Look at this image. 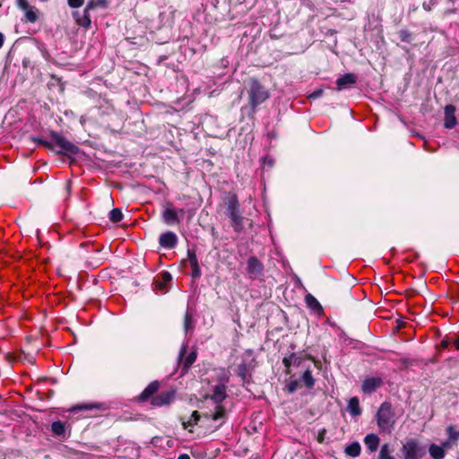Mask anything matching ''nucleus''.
I'll use <instances>...</instances> for the list:
<instances>
[{
	"label": "nucleus",
	"instance_id": "de8ad7c7",
	"mask_svg": "<svg viewBox=\"0 0 459 459\" xmlns=\"http://www.w3.org/2000/svg\"><path fill=\"white\" fill-rule=\"evenodd\" d=\"M246 354L248 355L249 357H251L252 356V351H247Z\"/></svg>",
	"mask_w": 459,
	"mask_h": 459
},
{
	"label": "nucleus",
	"instance_id": "412c9836",
	"mask_svg": "<svg viewBox=\"0 0 459 459\" xmlns=\"http://www.w3.org/2000/svg\"><path fill=\"white\" fill-rule=\"evenodd\" d=\"M361 451L360 445L358 442H353L346 446L345 454L351 457H357Z\"/></svg>",
	"mask_w": 459,
	"mask_h": 459
},
{
	"label": "nucleus",
	"instance_id": "a211bd4d",
	"mask_svg": "<svg viewBox=\"0 0 459 459\" xmlns=\"http://www.w3.org/2000/svg\"><path fill=\"white\" fill-rule=\"evenodd\" d=\"M108 6V0H90L86 5V11L106 9Z\"/></svg>",
	"mask_w": 459,
	"mask_h": 459
},
{
	"label": "nucleus",
	"instance_id": "a878e982",
	"mask_svg": "<svg viewBox=\"0 0 459 459\" xmlns=\"http://www.w3.org/2000/svg\"><path fill=\"white\" fill-rule=\"evenodd\" d=\"M305 300H306L307 307H309L310 308H312L314 310L321 309V306H320L319 302L311 294H307L305 298Z\"/></svg>",
	"mask_w": 459,
	"mask_h": 459
},
{
	"label": "nucleus",
	"instance_id": "c03bdc74",
	"mask_svg": "<svg viewBox=\"0 0 459 459\" xmlns=\"http://www.w3.org/2000/svg\"><path fill=\"white\" fill-rule=\"evenodd\" d=\"M455 347L456 350L459 351V339H455L454 342H453Z\"/></svg>",
	"mask_w": 459,
	"mask_h": 459
},
{
	"label": "nucleus",
	"instance_id": "39448f33",
	"mask_svg": "<svg viewBox=\"0 0 459 459\" xmlns=\"http://www.w3.org/2000/svg\"><path fill=\"white\" fill-rule=\"evenodd\" d=\"M402 451L404 459H421L426 454L424 447L415 439H410L403 444Z\"/></svg>",
	"mask_w": 459,
	"mask_h": 459
},
{
	"label": "nucleus",
	"instance_id": "f8f14e48",
	"mask_svg": "<svg viewBox=\"0 0 459 459\" xmlns=\"http://www.w3.org/2000/svg\"><path fill=\"white\" fill-rule=\"evenodd\" d=\"M357 81L355 74H345L342 77L336 80L337 90L342 91L351 85H353Z\"/></svg>",
	"mask_w": 459,
	"mask_h": 459
},
{
	"label": "nucleus",
	"instance_id": "9b49d317",
	"mask_svg": "<svg viewBox=\"0 0 459 459\" xmlns=\"http://www.w3.org/2000/svg\"><path fill=\"white\" fill-rule=\"evenodd\" d=\"M178 238L175 233L169 231L160 237V245L165 248H173L177 245Z\"/></svg>",
	"mask_w": 459,
	"mask_h": 459
},
{
	"label": "nucleus",
	"instance_id": "7c9ffc66",
	"mask_svg": "<svg viewBox=\"0 0 459 459\" xmlns=\"http://www.w3.org/2000/svg\"><path fill=\"white\" fill-rule=\"evenodd\" d=\"M184 327L186 332H188L190 329L193 328V318L188 311H186L185 315Z\"/></svg>",
	"mask_w": 459,
	"mask_h": 459
},
{
	"label": "nucleus",
	"instance_id": "4c0bfd02",
	"mask_svg": "<svg viewBox=\"0 0 459 459\" xmlns=\"http://www.w3.org/2000/svg\"><path fill=\"white\" fill-rule=\"evenodd\" d=\"M450 343H451V342L449 341V339L448 338H445V339H443L441 341L440 345H441V347L443 349H446L449 346Z\"/></svg>",
	"mask_w": 459,
	"mask_h": 459
},
{
	"label": "nucleus",
	"instance_id": "e433bc0d",
	"mask_svg": "<svg viewBox=\"0 0 459 459\" xmlns=\"http://www.w3.org/2000/svg\"><path fill=\"white\" fill-rule=\"evenodd\" d=\"M188 255L190 256V262H191V265L193 266V268L195 266H197L198 263H197V259H196L195 254H191L190 252H188Z\"/></svg>",
	"mask_w": 459,
	"mask_h": 459
},
{
	"label": "nucleus",
	"instance_id": "0eeeda50",
	"mask_svg": "<svg viewBox=\"0 0 459 459\" xmlns=\"http://www.w3.org/2000/svg\"><path fill=\"white\" fill-rule=\"evenodd\" d=\"M175 398L174 391L162 392L156 396L152 397L151 404L153 406H163L170 404Z\"/></svg>",
	"mask_w": 459,
	"mask_h": 459
},
{
	"label": "nucleus",
	"instance_id": "c756f323",
	"mask_svg": "<svg viewBox=\"0 0 459 459\" xmlns=\"http://www.w3.org/2000/svg\"><path fill=\"white\" fill-rule=\"evenodd\" d=\"M109 219L111 221L113 222H119L120 221H122L123 219V213L122 212L116 208V209H113L110 212H109Z\"/></svg>",
	"mask_w": 459,
	"mask_h": 459
},
{
	"label": "nucleus",
	"instance_id": "1a4fd4ad",
	"mask_svg": "<svg viewBox=\"0 0 459 459\" xmlns=\"http://www.w3.org/2000/svg\"><path fill=\"white\" fill-rule=\"evenodd\" d=\"M163 221L168 225L178 224L180 222L178 212L171 204H167L162 212Z\"/></svg>",
	"mask_w": 459,
	"mask_h": 459
},
{
	"label": "nucleus",
	"instance_id": "9d476101",
	"mask_svg": "<svg viewBox=\"0 0 459 459\" xmlns=\"http://www.w3.org/2000/svg\"><path fill=\"white\" fill-rule=\"evenodd\" d=\"M383 384L381 377H368L362 383V392L365 394H371L380 387Z\"/></svg>",
	"mask_w": 459,
	"mask_h": 459
},
{
	"label": "nucleus",
	"instance_id": "a19ab883",
	"mask_svg": "<svg viewBox=\"0 0 459 459\" xmlns=\"http://www.w3.org/2000/svg\"><path fill=\"white\" fill-rule=\"evenodd\" d=\"M296 385H297V384H296V383H292V384H290V385H289V389H290V393H292V392H294V391H295V389H296Z\"/></svg>",
	"mask_w": 459,
	"mask_h": 459
},
{
	"label": "nucleus",
	"instance_id": "aec40b11",
	"mask_svg": "<svg viewBox=\"0 0 459 459\" xmlns=\"http://www.w3.org/2000/svg\"><path fill=\"white\" fill-rule=\"evenodd\" d=\"M231 221V225L236 231H240L243 229V217L239 212L231 213L228 215Z\"/></svg>",
	"mask_w": 459,
	"mask_h": 459
},
{
	"label": "nucleus",
	"instance_id": "f03ea898",
	"mask_svg": "<svg viewBox=\"0 0 459 459\" xmlns=\"http://www.w3.org/2000/svg\"><path fill=\"white\" fill-rule=\"evenodd\" d=\"M226 396V385L224 384H220L213 387L212 393L207 397L216 404L215 411L211 415L206 414V418H211L214 421L225 418V409L220 403L225 400Z\"/></svg>",
	"mask_w": 459,
	"mask_h": 459
},
{
	"label": "nucleus",
	"instance_id": "f3484780",
	"mask_svg": "<svg viewBox=\"0 0 459 459\" xmlns=\"http://www.w3.org/2000/svg\"><path fill=\"white\" fill-rule=\"evenodd\" d=\"M254 359L250 363L243 362L238 366L237 374L243 379L246 380L249 376V372L251 368L254 367L253 362Z\"/></svg>",
	"mask_w": 459,
	"mask_h": 459
},
{
	"label": "nucleus",
	"instance_id": "5701e85b",
	"mask_svg": "<svg viewBox=\"0 0 459 459\" xmlns=\"http://www.w3.org/2000/svg\"><path fill=\"white\" fill-rule=\"evenodd\" d=\"M199 420L200 415L197 411H195L192 412V415L190 416L189 420L182 421V425L184 429L192 428L193 426L198 423Z\"/></svg>",
	"mask_w": 459,
	"mask_h": 459
},
{
	"label": "nucleus",
	"instance_id": "f704fd0d",
	"mask_svg": "<svg viewBox=\"0 0 459 459\" xmlns=\"http://www.w3.org/2000/svg\"><path fill=\"white\" fill-rule=\"evenodd\" d=\"M161 279L164 283H167L171 281L172 277L171 274L168 272H163L161 274Z\"/></svg>",
	"mask_w": 459,
	"mask_h": 459
},
{
	"label": "nucleus",
	"instance_id": "37998d69",
	"mask_svg": "<svg viewBox=\"0 0 459 459\" xmlns=\"http://www.w3.org/2000/svg\"><path fill=\"white\" fill-rule=\"evenodd\" d=\"M178 459H191L190 456L186 454L180 455Z\"/></svg>",
	"mask_w": 459,
	"mask_h": 459
},
{
	"label": "nucleus",
	"instance_id": "58836bf2",
	"mask_svg": "<svg viewBox=\"0 0 459 459\" xmlns=\"http://www.w3.org/2000/svg\"><path fill=\"white\" fill-rule=\"evenodd\" d=\"M193 269H194L193 270V277H195V278L199 277L201 274L199 266L198 265L195 266Z\"/></svg>",
	"mask_w": 459,
	"mask_h": 459
},
{
	"label": "nucleus",
	"instance_id": "c85d7f7f",
	"mask_svg": "<svg viewBox=\"0 0 459 459\" xmlns=\"http://www.w3.org/2000/svg\"><path fill=\"white\" fill-rule=\"evenodd\" d=\"M448 438L456 445L459 439V431H457L454 426H448L446 429Z\"/></svg>",
	"mask_w": 459,
	"mask_h": 459
},
{
	"label": "nucleus",
	"instance_id": "c9c22d12",
	"mask_svg": "<svg viewBox=\"0 0 459 459\" xmlns=\"http://www.w3.org/2000/svg\"><path fill=\"white\" fill-rule=\"evenodd\" d=\"M195 353H191L187 356L186 359V364L187 366H190L195 360Z\"/></svg>",
	"mask_w": 459,
	"mask_h": 459
},
{
	"label": "nucleus",
	"instance_id": "2eb2a0df",
	"mask_svg": "<svg viewBox=\"0 0 459 459\" xmlns=\"http://www.w3.org/2000/svg\"><path fill=\"white\" fill-rule=\"evenodd\" d=\"M380 439L376 434H368L364 438L365 446L370 453L377 451Z\"/></svg>",
	"mask_w": 459,
	"mask_h": 459
},
{
	"label": "nucleus",
	"instance_id": "bb28decb",
	"mask_svg": "<svg viewBox=\"0 0 459 459\" xmlns=\"http://www.w3.org/2000/svg\"><path fill=\"white\" fill-rule=\"evenodd\" d=\"M378 458L379 459H394V456L392 455V451H391L388 444H385L381 446Z\"/></svg>",
	"mask_w": 459,
	"mask_h": 459
},
{
	"label": "nucleus",
	"instance_id": "423d86ee",
	"mask_svg": "<svg viewBox=\"0 0 459 459\" xmlns=\"http://www.w3.org/2000/svg\"><path fill=\"white\" fill-rule=\"evenodd\" d=\"M263 264L255 256H251L247 260V274L249 278L255 279L263 274Z\"/></svg>",
	"mask_w": 459,
	"mask_h": 459
},
{
	"label": "nucleus",
	"instance_id": "dca6fc26",
	"mask_svg": "<svg viewBox=\"0 0 459 459\" xmlns=\"http://www.w3.org/2000/svg\"><path fill=\"white\" fill-rule=\"evenodd\" d=\"M90 11H86V8L84 9L83 13L81 14L79 12L74 13V17L76 20V22L82 27L88 28L90 27L91 21L89 14Z\"/></svg>",
	"mask_w": 459,
	"mask_h": 459
},
{
	"label": "nucleus",
	"instance_id": "49530a36",
	"mask_svg": "<svg viewBox=\"0 0 459 459\" xmlns=\"http://www.w3.org/2000/svg\"><path fill=\"white\" fill-rule=\"evenodd\" d=\"M324 440V433L320 434L319 437H318V441L319 442H323Z\"/></svg>",
	"mask_w": 459,
	"mask_h": 459
},
{
	"label": "nucleus",
	"instance_id": "6e6552de",
	"mask_svg": "<svg viewBox=\"0 0 459 459\" xmlns=\"http://www.w3.org/2000/svg\"><path fill=\"white\" fill-rule=\"evenodd\" d=\"M53 144L59 148L58 152H74V145L65 139L63 136L58 134H54L52 137Z\"/></svg>",
	"mask_w": 459,
	"mask_h": 459
},
{
	"label": "nucleus",
	"instance_id": "393cba45",
	"mask_svg": "<svg viewBox=\"0 0 459 459\" xmlns=\"http://www.w3.org/2000/svg\"><path fill=\"white\" fill-rule=\"evenodd\" d=\"M302 381L306 386L311 388L315 385V379L312 376V372L309 369H307L302 375Z\"/></svg>",
	"mask_w": 459,
	"mask_h": 459
},
{
	"label": "nucleus",
	"instance_id": "4468645a",
	"mask_svg": "<svg viewBox=\"0 0 459 459\" xmlns=\"http://www.w3.org/2000/svg\"><path fill=\"white\" fill-rule=\"evenodd\" d=\"M160 384L158 381H153L147 385V387L142 392L139 399L141 401H147L150 399L159 389Z\"/></svg>",
	"mask_w": 459,
	"mask_h": 459
},
{
	"label": "nucleus",
	"instance_id": "79ce46f5",
	"mask_svg": "<svg viewBox=\"0 0 459 459\" xmlns=\"http://www.w3.org/2000/svg\"><path fill=\"white\" fill-rule=\"evenodd\" d=\"M4 42V36L2 32H0V48L3 47Z\"/></svg>",
	"mask_w": 459,
	"mask_h": 459
},
{
	"label": "nucleus",
	"instance_id": "2f4dec72",
	"mask_svg": "<svg viewBox=\"0 0 459 459\" xmlns=\"http://www.w3.org/2000/svg\"><path fill=\"white\" fill-rule=\"evenodd\" d=\"M398 34L402 41L407 43L411 42V33L408 30H402Z\"/></svg>",
	"mask_w": 459,
	"mask_h": 459
},
{
	"label": "nucleus",
	"instance_id": "473e14b6",
	"mask_svg": "<svg viewBox=\"0 0 459 459\" xmlns=\"http://www.w3.org/2000/svg\"><path fill=\"white\" fill-rule=\"evenodd\" d=\"M68 5L72 8H78L81 7L84 0H67Z\"/></svg>",
	"mask_w": 459,
	"mask_h": 459
},
{
	"label": "nucleus",
	"instance_id": "6ab92c4d",
	"mask_svg": "<svg viewBox=\"0 0 459 459\" xmlns=\"http://www.w3.org/2000/svg\"><path fill=\"white\" fill-rule=\"evenodd\" d=\"M429 453L433 459H443L446 455L444 448L436 444L430 445Z\"/></svg>",
	"mask_w": 459,
	"mask_h": 459
},
{
	"label": "nucleus",
	"instance_id": "7ed1b4c3",
	"mask_svg": "<svg viewBox=\"0 0 459 459\" xmlns=\"http://www.w3.org/2000/svg\"><path fill=\"white\" fill-rule=\"evenodd\" d=\"M249 103L253 109L264 102L270 94L267 90L255 79L250 81L248 89Z\"/></svg>",
	"mask_w": 459,
	"mask_h": 459
},
{
	"label": "nucleus",
	"instance_id": "ddd939ff",
	"mask_svg": "<svg viewBox=\"0 0 459 459\" xmlns=\"http://www.w3.org/2000/svg\"><path fill=\"white\" fill-rule=\"evenodd\" d=\"M455 113V108L453 105L446 106L444 125L446 128H453L456 125V118Z\"/></svg>",
	"mask_w": 459,
	"mask_h": 459
},
{
	"label": "nucleus",
	"instance_id": "cd10ccee",
	"mask_svg": "<svg viewBox=\"0 0 459 459\" xmlns=\"http://www.w3.org/2000/svg\"><path fill=\"white\" fill-rule=\"evenodd\" d=\"M51 429L56 436H62L65 434V431L64 423L59 420L52 423Z\"/></svg>",
	"mask_w": 459,
	"mask_h": 459
},
{
	"label": "nucleus",
	"instance_id": "72a5a7b5",
	"mask_svg": "<svg viewBox=\"0 0 459 459\" xmlns=\"http://www.w3.org/2000/svg\"><path fill=\"white\" fill-rule=\"evenodd\" d=\"M453 446H455V443H453L449 438L444 442L441 443L439 446H442L444 448V451L446 452V449L451 448Z\"/></svg>",
	"mask_w": 459,
	"mask_h": 459
},
{
	"label": "nucleus",
	"instance_id": "a18cd8bd",
	"mask_svg": "<svg viewBox=\"0 0 459 459\" xmlns=\"http://www.w3.org/2000/svg\"><path fill=\"white\" fill-rule=\"evenodd\" d=\"M283 363H284V365H285L287 368H289V367H290V359L285 358V359H283Z\"/></svg>",
	"mask_w": 459,
	"mask_h": 459
},
{
	"label": "nucleus",
	"instance_id": "b1692460",
	"mask_svg": "<svg viewBox=\"0 0 459 459\" xmlns=\"http://www.w3.org/2000/svg\"><path fill=\"white\" fill-rule=\"evenodd\" d=\"M238 207H239V204H238V201L237 197L236 196H232L230 199L229 204H228V207H227V213H228V215L231 214V213L239 212Z\"/></svg>",
	"mask_w": 459,
	"mask_h": 459
},
{
	"label": "nucleus",
	"instance_id": "f257e3e1",
	"mask_svg": "<svg viewBox=\"0 0 459 459\" xmlns=\"http://www.w3.org/2000/svg\"><path fill=\"white\" fill-rule=\"evenodd\" d=\"M377 422L380 430L390 434L395 424L394 413L389 403H383L377 413Z\"/></svg>",
	"mask_w": 459,
	"mask_h": 459
},
{
	"label": "nucleus",
	"instance_id": "4be33fe9",
	"mask_svg": "<svg viewBox=\"0 0 459 459\" xmlns=\"http://www.w3.org/2000/svg\"><path fill=\"white\" fill-rule=\"evenodd\" d=\"M348 410L351 414L357 416L361 413V410L359 408V402L357 397H352L348 403Z\"/></svg>",
	"mask_w": 459,
	"mask_h": 459
},
{
	"label": "nucleus",
	"instance_id": "09e8293b",
	"mask_svg": "<svg viewBox=\"0 0 459 459\" xmlns=\"http://www.w3.org/2000/svg\"><path fill=\"white\" fill-rule=\"evenodd\" d=\"M44 143V145H45V146H48V147H49V146H50V144H49V143Z\"/></svg>",
	"mask_w": 459,
	"mask_h": 459
},
{
	"label": "nucleus",
	"instance_id": "20e7f679",
	"mask_svg": "<svg viewBox=\"0 0 459 459\" xmlns=\"http://www.w3.org/2000/svg\"><path fill=\"white\" fill-rule=\"evenodd\" d=\"M17 6L23 12V21L26 22L35 23L42 15L41 12L36 6L30 4L28 0H17Z\"/></svg>",
	"mask_w": 459,
	"mask_h": 459
},
{
	"label": "nucleus",
	"instance_id": "ea45409f",
	"mask_svg": "<svg viewBox=\"0 0 459 459\" xmlns=\"http://www.w3.org/2000/svg\"><path fill=\"white\" fill-rule=\"evenodd\" d=\"M322 92H323L322 90L316 91L314 93H312L311 97H313V98L319 97L322 94Z\"/></svg>",
	"mask_w": 459,
	"mask_h": 459
}]
</instances>
